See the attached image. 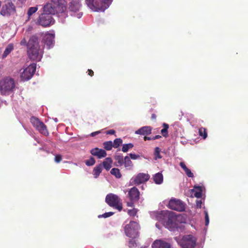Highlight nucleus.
<instances>
[{"label":"nucleus","instance_id":"obj_55","mask_svg":"<svg viewBox=\"0 0 248 248\" xmlns=\"http://www.w3.org/2000/svg\"><path fill=\"white\" fill-rule=\"evenodd\" d=\"M82 16V13H78V18H80Z\"/></svg>","mask_w":248,"mask_h":248},{"label":"nucleus","instance_id":"obj_15","mask_svg":"<svg viewBox=\"0 0 248 248\" xmlns=\"http://www.w3.org/2000/svg\"><path fill=\"white\" fill-rule=\"evenodd\" d=\"M44 12L49 14V15L61 14L58 12L57 7L52 3H47L44 6Z\"/></svg>","mask_w":248,"mask_h":248},{"label":"nucleus","instance_id":"obj_36","mask_svg":"<svg viewBox=\"0 0 248 248\" xmlns=\"http://www.w3.org/2000/svg\"><path fill=\"white\" fill-rule=\"evenodd\" d=\"M38 10L37 7H31L29 8L28 11V15L29 16H31L33 14L35 13Z\"/></svg>","mask_w":248,"mask_h":248},{"label":"nucleus","instance_id":"obj_43","mask_svg":"<svg viewBox=\"0 0 248 248\" xmlns=\"http://www.w3.org/2000/svg\"><path fill=\"white\" fill-rule=\"evenodd\" d=\"M62 160V155H55V161L56 163H59Z\"/></svg>","mask_w":248,"mask_h":248},{"label":"nucleus","instance_id":"obj_5","mask_svg":"<svg viewBox=\"0 0 248 248\" xmlns=\"http://www.w3.org/2000/svg\"><path fill=\"white\" fill-rule=\"evenodd\" d=\"M105 202L110 207L121 211L123 209L122 200L117 195L109 193L108 194L105 199Z\"/></svg>","mask_w":248,"mask_h":248},{"label":"nucleus","instance_id":"obj_10","mask_svg":"<svg viewBox=\"0 0 248 248\" xmlns=\"http://www.w3.org/2000/svg\"><path fill=\"white\" fill-rule=\"evenodd\" d=\"M196 239L192 235H184L180 241L183 248H194L196 245Z\"/></svg>","mask_w":248,"mask_h":248},{"label":"nucleus","instance_id":"obj_42","mask_svg":"<svg viewBox=\"0 0 248 248\" xmlns=\"http://www.w3.org/2000/svg\"><path fill=\"white\" fill-rule=\"evenodd\" d=\"M129 155L130 158L133 159V160L137 159L140 157V156L139 155H136L135 154L130 153L129 154Z\"/></svg>","mask_w":248,"mask_h":248},{"label":"nucleus","instance_id":"obj_3","mask_svg":"<svg viewBox=\"0 0 248 248\" xmlns=\"http://www.w3.org/2000/svg\"><path fill=\"white\" fill-rule=\"evenodd\" d=\"M16 89V82L13 78L6 77L0 80V92L2 95H9Z\"/></svg>","mask_w":248,"mask_h":248},{"label":"nucleus","instance_id":"obj_52","mask_svg":"<svg viewBox=\"0 0 248 248\" xmlns=\"http://www.w3.org/2000/svg\"><path fill=\"white\" fill-rule=\"evenodd\" d=\"M144 140H153V139H152V138L151 137H147V136H144Z\"/></svg>","mask_w":248,"mask_h":248},{"label":"nucleus","instance_id":"obj_51","mask_svg":"<svg viewBox=\"0 0 248 248\" xmlns=\"http://www.w3.org/2000/svg\"><path fill=\"white\" fill-rule=\"evenodd\" d=\"M99 133H100L99 131H96V132L92 133L91 134V136L93 137V136H95L96 135L98 134Z\"/></svg>","mask_w":248,"mask_h":248},{"label":"nucleus","instance_id":"obj_28","mask_svg":"<svg viewBox=\"0 0 248 248\" xmlns=\"http://www.w3.org/2000/svg\"><path fill=\"white\" fill-rule=\"evenodd\" d=\"M110 173L115 176L117 178H120L122 177L120 170L118 168L112 169L110 170Z\"/></svg>","mask_w":248,"mask_h":248},{"label":"nucleus","instance_id":"obj_41","mask_svg":"<svg viewBox=\"0 0 248 248\" xmlns=\"http://www.w3.org/2000/svg\"><path fill=\"white\" fill-rule=\"evenodd\" d=\"M205 214V225L207 226L209 223V218L207 211L204 212Z\"/></svg>","mask_w":248,"mask_h":248},{"label":"nucleus","instance_id":"obj_50","mask_svg":"<svg viewBox=\"0 0 248 248\" xmlns=\"http://www.w3.org/2000/svg\"><path fill=\"white\" fill-rule=\"evenodd\" d=\"M161 138V136L160 135H156L155 137H153L152 138V139H153V140H155L156 139H159Z\"/></svg>","mask_w":248,"mask_h":248},{"label":"nucleus","instance_id":"obj_34","mask_svg":"<svg viewBox=\"0 0 248 248\" xmlns=\"http://www.w3.org/2000/svg\"><path fill=\"white\" fill-rule=\"evenodd\" d=\"M123 142V140L120 138L116 139L114 140L113 143V147L115 148H118Z\"/></svg>","mask_w":248,"mask_h":248},{"label":"nucleus","instance_id":"obj_1","mask_svg":"<svg viewBox=\"0 0 248 248\" xmlns=\"http://www.w3.org/2000/svg\"><path fill=\"white\" fill-rule=\"evenodd\" d=\"M27 53L29 58L36 62L40 61L43 57V51L40 48L38 36L32 35L27 44Z\"/></svg>","mask_w":248,"mask_h":248},{"label":"nucleus","instance_id":"obj_14","mask_svg":"<svg viewBox=\"0 0 248 248\" xmlns=\"http://www.w3.org/2000/svg\"><path fill=\"white\" fill-rule=\"evenodd\" d=\"M150 178L148 174L140 173L133 179V183L136 185H139L147 182Z\"/></svg>","mask_w":248,"mask_h":248},{"label":"nucleus","instance_id":"obj_2","mask_svg":"<svg viewBox=\"0 0 248 248\" xmlns=\"http://www.w3.org/2000/svg\"><path fill=\"white\" fill-rule=\"evenodd\" d=\"M156 217L169 230L173 231L177 228L175 222L176 216L174 212L167 210L161 211Z\"/></svg>","mask_w":248,"mask_h":248},{"label":"nucleus","instance_id":"obj_19","mask_svg":"<svg viewBox=\"0 0 248 248\" xmlns=\"http://www.w3.org/2000/svg\"><path fill=\"white\" fill-rule=\"evenodd\" d=\"M90 153L93 156H97L98 158H102L107 156L106 152L102 149L94 148L90 151Z\"/></svg>","mask_w":248,"mask_h":248},{"label":"nucleus","instance_id":"obj_44","mask_svg":"<svg viewBox=\"0 0 248 248\" xmlns=\"http://www.w3.org/2000/svg\"><path fill=\"white\" fill-rule=\"evenodd\" d=\"M128 213L131 216H136V215L137 214V211H136V209H133L132 210H129L128 211Z\"/></svg>","mask_w":248,"mask_h":248},{"label":"nucleus","instance_id":"obj_23","mask_svg":"<svg viewBox=\"0 0 248 248\" xmlns=\"http://www.w3.org/2000/svg\"><path fill=\"white\" fill-rule=\"evenodd\" d=\"M14 45L13 44H9L6 46L3 54L1 56V58L4 59L7 56L14 50Z\"/></svg>","mask_w":248,"mask_h":248},{"label":"nucleus","instance_id":"obj_54","mask_svg":"<svg viewBox=\"0 0 248 248\" xmlns=\"http://www.w3.org/2000/svg\"><path fill=\"white\" fill-rule=\"evenodd\" d=\"M156 116L155 114H153L151 116V119L152 120H155L156 119Z\"/></svg>","mask_w":248,"mask_h":248},{"label":"nucleus","instance_id":"obj_33","mask_svg":"<svg viewBox=\"0 0 248 248\" xmlns=\"http://www.w3.org/2000/svg\"><path fill=\"white\" fill-rule=\"evenodd\" d=\"M134 145L132 143H129L127 144H124L123 145L122 151L123 152H127L129 149L133 148Z\"/></svg>","mask_w":248,"mask_h":248},{"label":"nucleus","instance_id":"obj_21","mask_svg":"<svg viewBox=\"0 0 248 248\" xmlns=\"http://www.w3.org/2000/svg\"><path fill=\"white\" fill-rule=\"evenodd\" d=\"M80 7L79 2L73 1L69 3V9L70 11L76 12L79 10Z\"/></svg>","mask_w":248,"mask_h":248},{"label":"nucleus","instance_id":"obj_22","mask_svg":"<svg viewBox=\"0 0 248 248\" xmlns=\"http://www.w3.org/2000/svg\"><path fill=\"white\" fill-rule=\"evenodd\" d=\"M192 194L194 196L198 198H200L202 196V188L200 186H194V188L191 190Z\"/></svg>","mask_w":248,"mask_h":248},{"label":"nucleus","instance_id":"obj_29","mask_svg":"<svg viewBox=\"0 0 248 248\" xmlns=\"http://www.w3.org/2000/svg\"><path fill=\"white\" fill-rule=\"evenodd\" d=\"M104 148L107 151L111 150L113 147V142L111 141H107L103 143Z\"/></svg>","mask_w":248,"mask_h":248},{"label":"nucleus","instance_id":"obj_39","mask_svg":"<svg viewBox=\"0 0 248 248\" xmlns=\"http://www.w3.org/2000/svg\"><path fill=\"white\" fill-rule=\"evenodd\" d=\"M128 246L130 248H135L137 247V244L134 240L131 239L129 241Z\"/></svg>","mask_w":248,"mask_h":248},{"label":"nucleus","instance_id":"obj_53","mask_svg":"<svg viewBox=\"0 0 248 248\" xmlns=\"http://www.w3.org/2000/svg\"><path fill=\"white\" fill-rule=\"evenodd\" d=\"M202 203V202L201 201H197V206H199V207H201Z\"/></svg>","mask_w":248,"mask_h":248},{"label":"nucleus","instance_id":"obj_25","mask_svg":"<svg viewBox=\"0 0 248 248\" xmlns=\"http://www.w3.org/2000/svg\"><path fill=\"white\" fill-rule=\"evenodd\" d=\"M112 163V159L110 157H107L103 161L102 164L105 169L108 170L111 168Z\"/></svg>","mask_w":248,"mask_h":248},{"label":"nucleus","instance_id":"obj_32","mask_svg":"<svg viewBox=\"0 0 248 248\" xmlns=\"http://www.w3.org/2000/svg\"><path fill=\"white\" fill-rule=\"evenodd\" d=\"M114 159L117 161L119 166H122L124 163V158L122 155H116L115 156Z\"/></svg>","mask_w":248,"mask_h":248},{"label":"nucleus","instance_id":"obj_27","mask_svg":"<svg viewBox=\"0 0 248 248\" xmlns=\"http://www.w3.org/2000/svg\"><path fill=\"white\" fill-rule=\"evenodd\" d=\"M124 167L127 169H130L132 167L133 163L128 156H126L124 158Z\"/></svg>","mask_w":248,"mask_h":248},{"label":"nucleus","instance_id":"obj_6","mask_svg":"<svg viewBox=\"0 0 248 248\" xmlns=\"http://www.w3.org/2000/svg\"><path fill=\"white\" fill-rule=\"evenodd\" d=\"M139 224L135 221H131L125 226L124 230L126 236L135 238L139 236Z\"/></svg>","mask_w":248,"mask_h":248},{"label":"nucleus","instance_id":"obj_48","mask_svg":"<svg viewBox=\"0 0 248 248\" xmlns=\"http://www.w3.org/2000/svg\"><path fill=\"white\" fill-rule=\"evenodd\" d=\"M135 201H130V202H127V206L129 207H133L134 206V202Z\"/></svg>","mask_w":248,"mask_h":248},{"label":"nucleus","instance_id":"obj_11","mask_svg":"<svg viewBox=\"0 0 248 248\" xmlns=\"http://www.w3.org/2000/svg\"><path fill=\"white\" fill-rule=\"evenodd\" d=\"M36 67L35 63H32L24 69L20 75L21 80L27 81L31 79L35 73Z\"/></svg>","mask_w":248,"mask_h":248},{"label":"nucleus","instance_id":"obj_4","mask_svg":"<svg viewBox=\"0 0 248 248\" xmlns=\"http://www.w3.org/2000/svg\"><path fill=\"white\" fill-rule=\"evenodd\" d=\"M87 6L93 11H104L108 8L111 0H86Z\"/></svg>","mask_w":248,"mask_h":248},{"label":"nucleus","instance_id":"obj_31","mask_svg":"<svg viewBox=\"0 0 248 248\" xmlns=\"http://www.w3.org/2000/svg\"><path fill=\"white\" fill-rule=\"evenodd\" d=\"M163 126L164 128L161 130V133L164 137H167L168 135V129L169 128V125L164 123Z\"/></svg>","mask_w":248,"mask_h":248},{"label":"nucleus","instance_id":"obj_35","mask_svg":"<svg viewBox=\"0 0 248 248\" xmlns=\"http://www.w3.org/2000/svg\"><path fill=\"white\" fill-rule=\"evenodd\" d=\"M85 164L88 166L93 165L95 163V160L93 157H91L89 159L86 160L85 162Z\"/></svg>","mask_w":248,"mask_h":248},{"label":"nucleus","instance_id":"obj_26","mask_svg":"<svg viewBox=\"0 0 248 248\" xmlns=\"http://www.w3.org/2000/svg\"><path fill=\"white\" fill-rule=\"evenodd\" d=\"M102 170V166L101 164L96 166L94 168L93 170V175L94 177L96 178L100 175Z\"/></svg>","mask_w":248,"mask_h":248},{"label":"nucleus","instance_id":"obj_9","mask_svg":"<svg viewBox=\"0 0 248 248\" xmlns=\"http://www.w3.org/2000/svg\"><path fill=\"white\" fill-rule=\"evenodd\" d=\"M55 22L52 16L45 12L41 14L37 21V24L44 27H46L53 25Z\"/></svg>","mask_w":248,"mask_h":248},{"label":"nucleus","instance_id":"obj_45","mask_svg":"<svg viewBox=\"0 0 248 248\" xmlns=\"http://www.w3.org/2000/svg\"><path fill=\"white\" fill-rule=\"evenodd\" d=\"M27 43H28V42H27V40L25 38L22 39L20 42V45L21 46H27Z\"/></svg>","mask_w":248,"mask_h":248},{"label":"nucleus","instance_id":"obj_30","mask_svg":"<svg viewBox=\"0 0 248 248\" xmlns=\"http://www.w3.org/2000/svg\"><path fill=\"white\" fill-rule=\"evenodd\" d=\"M199 135L202 137L203 139H205L207 136V130L205 128L201 127L199 129Z\"/></svg>","mask_w":248,"mask_h":248},{"label":"nucleus","instance_id":"obj_24","mask_svg":"<svg viewBox=\"0 0 248 248\" xmlns=\"http://www.w3.org/2000/svg\"><path fill=\"white\" fill-rule=\"evenodd\" d=\"M153 179L155 183L156 184H161L163 181V176L161 172H158L154 175Z\"/></svg>","mask_w":248,"mask_h":248},{"label":"nucleus","instance_id":"obj_16","mask_svg":"<svg viewBox=\"0 0 248 248\" xmlns=\"http://www.w3.org/2000/svg\"><path fill=\"white\" fill-rule=\"evenodd\" d=\"M140 195V192L136 187H133L128 191V196L131 201H138Z\"/></svg>","mask_w":248,"mask_h":248},{"label":"nucleus","instance_id":"obj_47","mask_svg":"<svg viewBox=\"0 0 248 248\" xmlns=\"http://www.w3.org/2000/svg\"><path fill=\"white\" fill-rule=\"evenodd\" d=\"M115 131L113 129L109 130L107 132V134L109 135H113L115 134Z\"/></svg>","mask_w":248,"mask_h":248},{"label":"nucleus","instance_id":"obj_13","mask_svg":"<svg viewBox=\"0 0 248 248\" xmlns=\"http://www.w3.org/2000/svg\"><path fill=\"white\" fill-rule=\"evenodd\" d=\"M52 3L58 9V12L61 13V16H65L66 11V3L65 0H52Z\"/></svg>","mask_w":248,"mask_h":248},{"label":"nucleus","instance_id":"obj_20","mask_svg":"<svg viewBox=\"0 0 248 248\" xmlns=\"http://www.w3.org/2000/svg\"><path fill=\"white\" fill-rule=\"evenodd\" d=\"M152 129V127L150 126H143L136 131L135 133L141 135L146 136L150 135L151 133Z\"/></svg>","mask_w":248,"mask_h":248},{"label":"nucleus","instance_id":"obj_8","mask_svg":"<svg viewBox=\"0 0 248 248\" xmlns=\"http://www.w3.org/2000/svg\"><path fill=\"white\" fill-rule=\"evenodd\" d=\"M30 122L33 127H35L40 133L45 136L48 135V132L46 126L43 122L40 121L38 118L34 116H32L30 118Z\"/></svg>","mask_w":248,"mask_h":248},{"label":"nucleus","instance_id":"obj_7","mask_svg":"<svg viewBox=\"0 0 248 248\" xmlns=\"http://www.w3.org/2000/svg\"><path fill=\"white\" fill-rule=\"evenodd\" d=\"M15 2V0H6L2 6L0 14L3 16H9L16 13Z\"/></svg>","mask_w":248,"mask_h":248},{"label":"nucleus","instance_id":"obj_40","mask_svg":"<svg viewBox=\"0 0 248 248\" xmlns=\"http://www.w3.org/2000/svg\"><path fill=\"white\" fill-rule=\"evenodd\" d=\"M184 171L188 177L191 178L194 177L193 174L191 172L190 170H189L188 168H187Z\"/></svg>","mask_w":248,"mask_h":248},{"label":"nucleus","instance_id":"obj_38","mask_svg":"<svg viewBox=\"0 0 248 248\" xmlns=\"http://www.w3.org/2000/svg\"><path fill=\"white\" fill-rule=\"evenodd\" d=\"M113 214H114V213L112 212H107V213H104L103 215L98 216V217L100 218V217H103L104 218H107V217H109L112 216Z\"/></svg>","mask_w":248,"mask_h":248},{"label":"nucleus","instance_id":"obj_49","mask_svg":"<svg viewBox=\"0 0 248 248\" xmlns=\"http://www.w3.org/2000/svg\"><path fill=\"white\" fill-rule=\"evenodd\" d=\"M88 75L89 76H90L91 77H93L94 75V72L93 71L91 70V69H88Z\"/></svg>","mask_w":248,"mask_h":248},{"label":"nucleus","instance_id":"obj_37","mask_svg":"<svg viewBox=\"0 0 248 248\" xmlns=\"http://www.w3.org/2000/svg\"><path fill=\"white\" fill-rule=\"evenodd\" d=\"M160 150L159 147H155V158L156 159L157 158H161L162 156L160 155Z\"/></svg>","mask_w":248,"mask_h":248},{"label":"nucleus","instance_id":"obj_18","mask_svg":"<svg viewBox=\"0 0 248 248\" xmlns=\"http://www.w3.org/2000/svg\"><path fill=\"white\" fill-rule=\"evenodd\" d=\"M152 248H170V243L162 240H156L152 245Z\"/></svg>","mask_w":248,"mask_h":248},{"label":"nucleus","instance_id":"obj_46","mask_svg":"<svg viewBox=\"0 0 248 248\" xmlns=\"http://www.w3.org/2000/svg\"><path fill=\"white\" fill-rule=\"evenodd\" d=\"M180 166L182 167V168L184 170H186L187 168V167L186 166V164H185V163L183 162H181L180 163Z\"/></svg>","mask_w":248,"mask_h":248},{"label":"nucleus","instance_id":"obj_12","mask_svg":"<svg viewBox=\"0 0 248 248\" xmlns=\"http://www.w3.org/2000/svg\"><path fill=\"white\" fill-rule=\"evenodd\" d=\"M168 207L173 210L183 212L185 210V204L179 199H172L169 201Z\"/></svg>","mask_w":248,"mask_h":248},{"label":"nucleus","instance_id":"obj_17","mask_svg":"<svg viewBox=\"0 0 248 248\" xmlns=\"http://www.w3.org/2000/svg\"><path fill=\"white\" fill-rule=\"evenodd\" d=\"M54 34L52 33H46L43 39L45 44L47 46L48 48L52 47L54 44Z\"/></svg>","mask_w":248,"mask_h":248}]
</instances>
